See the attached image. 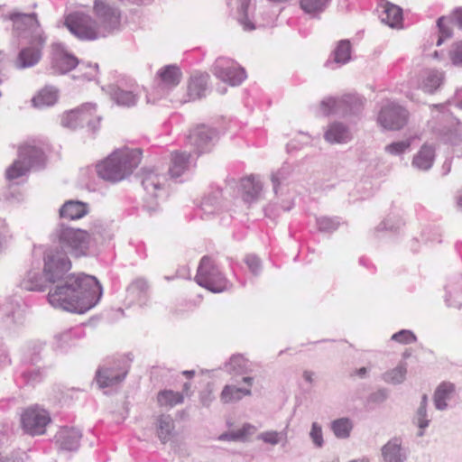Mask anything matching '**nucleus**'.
Segmentation results:
<instances>
[{"instance_id":"f257e3e1","label":"nucleus","mask_w":462,"mask_h":462,"mask_svg":"<svg viewBox=\"0 0 462 462\" xmlns=\"http://www.w3.org/2000/svg\"><path fill=\"white\" fill-rule=\"evenodd\" d=\"M102 295L96 277L84 273L70 274L49 291V302L54 308L84 313L94 307Z\"/></svg>"},{"instance_id":"f03ea898","label":"nucleus","mask_w":462,"mask_h":462,"mask_svg":"<svg viewBox=\"0 0 462 462\" xmlns=\"http://www.w3.org/2000/svg\"><path fill=\"white\" fill-rule=\"evenodd\" d=\"M62 251H50L44 257L43 276L51 283H60L64 274L70 270L71 262L67 257L70 254L74 257L85 255L89 246L88 233H62L60 237Z\"/></svg>"},{"instance_id":"7ed1b4c3","label":"nucleus","mask_w":462,"mask_h":462,"mask_svg":"<svg viewBox=\"0 0 462 462\" xmlns=\"http://www.w3.org/2000/svg\"><path fill=\"white\" fill-rule=\"evenodd\" d=\"M139 149L124 147L116 150L106 161L97 166V174L102 179L116 182L130 175L141 162Z\"/></svg>"},{"instance_id":"20e7f679","label":"nucleus","mask_w":462,"mask_h":462,"mask_svg":"<svg viewBox=\"0 0 462 462\" xmlns=\"http://www.w3.org/2000/svg\"><path fill=\"white\" fill-rule=\"evenodd\" d=\"M195 281L199 286L214 293L222 292L229 286L228 281L218 270L215 261L208 255L201 258Z\"/></svg>"},{"instance_id":"39448f33","label":"nucleus","mask_w":462,"mask_h":462,"mask_svg":"<svg viewBox=\"0 0 462 462\" xmlns=\"http://www.w3.org/2000/svg\"><path fill=\"white\" fill-rule=\"evenodd\" d=\"M43 152L32 145H23L19 148L18 158L5 171L8 180H14L25 175L32 168H40L44 164Z\"/></svg>"},{"instance_id":"423d86ee","label":"nucleus","mask_w":462,"mask_h":462,"mask_svg":"<svg viewBox=\"0 0 462 462\" xmlns=\"http://www.w3.org/2000/svg\"><path fill=\"white\" fill-rule=\"evenodd\" d=\"M9 19L14 23V32L17 36L31 37L32 42L38 45L44 43L45 38L35 14L12 13Z\"/></svg>"},{"instance_id":"0eeeda50","label":"nucleus","mask_w":462,"mask_h":462,"mask_svg":"<svg viewBox=\"0 0 462 462\" xmlns=\"http://www.w3.org/2000/svg\"><path fill=\"white\" fill-rule=\"evenodd\" d=\"M51 420L50 413L37 405L28 407L21 415L23 430L32 436L44 434Z\"/></svg>"},{"instance_id":"6e6552de","label":"nucleus","mask_w":462,"mask_h":462,"mask_svg":"<svg viewBox=\"0 0 462 462\" xmlns=\"http://www.w3.org/2000/svg\"><path fill=\"white\" fill-rule=\"evenodd\" d=\"M66 25L73 34L83 40H95L99 36L106 35L98 32L96 21L84 14L76 13L69 15L66 19Z\"/></svg>"},{"instance_id":"1a4fd4ad","label":"nucleus","mask_w":462,"mask_h":462,"mask_svg":"<svg viewBox=\"0 0 462 462\" xmlns=\"http://www.w3.org/2000/svg\"><path fill=\"white\" fill-rule=\"evenodd\" d=\"M364 106V100L355 95H345L340 98L328 97L324 99L320 107L325 115L334 114H357Z\"/></svg>"},{"instance_id":"9d476101","label":"nucleus","mask_w":462,"mask_h":462,"mask_svg":"<svg viewBox=\"0 0 462 462\" xmlns=\"http://www.w3.org/2000/svg\"><path fill=\"white\" fill-rule=\"evenodd\" d=\"M212 72L217 79L231 86L240 85L246 78L245 69L226 58L217 59Z\"/></svg>"},{"instance_id":"9b49d317","label":"nucleus","mask_w":462,"mask_h":462,"mask_svg":"<svg viewBox=\"0 0 462 462\" xmlns=\"http://www.w3.org/2000/svg\"><path fill=\"white\" fill-rule=\"evenodd\" d=\"M407 120V111L394 103L383 106L378 116V123L387 130H399L406 125Z\"/></svg>"},{"instance_id":"f8f14e48","label":"nucleus","mask_w":462,"mask_h":462,"mask_svg":"<svg viewBox=\"0 0 462 462\" xmlns=\"http://www.w3.org/2000/svg\"><path fill=\"white\" fill-rule=\"evenodd\" d=\"M94 13L104 29L110 32L116 29L120 23V12L110 5L106 0H95Z\"/></svg>"},{"instance_id":"ddd939ff","label":"nucleus","mask_w":462,"mask_h":462,"mask_svg":"<svg viewBox=\"0 0 462 462\" xmlns=\"http://www.w3.org/2000/svg\"><path fill=\"white\" fill-rule=\"evenodd\" d=\"M216 132L204 125L196 126L188 135L189 143L194 147L198 154L211 150Z\"/></svg>"},{"instance_id":"4468645a","label":"nucleus","mask_w":462,"mask_h":462,"mask_svg":"<svg viewBox=\"0 0 462 462\" xmlns=\"http://www.w3.org/2000/svg\"><path fill=\"white\" fill-rule=\"evenodd\" d=\"M96 111L95 105L87 103L80 107L66 113L61 120L62 125L70 129L77 128L84 121H88L89 126L92 125L93 121L90 119Z\"/></svg>"},{"instance_id":"2eb2a0df","label":"nucleus","mask_w":462,"mask_h":462,"mask_svg":"<svg viewBox=\"0 0 462 462\" xmlns=\"http://www.w3.org/2000/svg\"><path fill=\"white\" fill-rule=\"evenodd\" d=\"M79 63L78 59L68 53L57 43L52 45L51 69L55 72L64 74L73 69Z\"/></svg>"},{"instance_id":"dca6fc26","label":"nucleus","mask_w":462,"mask_h":462,"mask_svg":"<svg viewBox=\"0 0 462 462\" xmlns=\"http://www.w3.org/2000/svg\"><path fill=\"white\" fill-rule=\"evenodd\" d=\"M82 434L73 427H62L55 435L56 443L65 450H75L79 448Z\"/></svg>"},{"instance_id":"f3484780","label":"nucleus","mask_w":462,"mask_h":462,"mask_svg":"<svg viewBox=\"0 0 462 462\" xmlns=\"http://www.w3.org/2000/svg\"><path fill=\"white\" fill-rule=\"evenodd\" d=\"M190 391V383H186L183 385L182 393L174 392L172 390H163L158 393L157 402L161 407L172 408L184 402V396L189 395Z\"/></svg>"},{"instance_id":"a211bd4d","label":"nucleus","mask_w":462,"mask_h":462,"mask_svg":"<svg viewBox=\"0 0 462 462\" xmlns=\"http://www.w3.org/2000/svg\"><path fill=\"white\" fill-rule=\"evenodd\" d=\"M324 137L330 143H346L352 139V134L348 126L342 123L335 122L328 126Z\"/></svg>"},{"instance_id":"6ab92c4d","label":"nucleus","mask_w":462,"mask_h":462,"mask_svg":"<svg viewBox=\"0 0 462 462\" xmlns=\"http://www.w3.org/2000/svg\"><path fill=\"white\" fill-rule=\"evenodd\" d=\"M139 177L144 190L152 197H155L156 191L162 188V180L164 178L150 169H143Z\"/></svg>"},{"instance_id":"aec40b11","label":"nucleus","mask_w":462,"mask_h":462,"mask_svg":"<svg viewBox=\"0 0 462 462\" xmlns=\"http://www.w3.org/2000/svg\"><path fill=\"white\" fill-rule=\"evenodd\" d=\"M88 213V205L78 200H69L60 209V216L63 219H79Z\"/></svg>"},{"instance_id":"412c9836","label":"nucleus","mask_w":462,"mask_h":462,"mask_svg":"<svg viewBox=\"0 0 462 462\" xmlns=\"http://www.w3.org/2000/svg\"><path fill=\"white\" fill-rule=\"evenodd\" d=\"M240 189L243 200L251 203L258 199L262 190V184L254 177L250 176L241 180Z\"/></svg>"},{"instance_id":"4be33fe9","label":"nucleus","mask_w":462,"mask_h":462,"mask_svg":"<svg viewBox=\"0 0 462 462\" xmlns=\"http://www.w3.org/2000/svg\"><path fill=\"white\" fill-rule=\"evenodd\" d=\"M41 50L38 47H27L21 50L15 60L18 69L34 66L41 59Z\"/></svg>"},{"instance_id":"5701e85b","label":"nucleus","mask_w":462,"mask_h":462,"mask_svg":"<svg viewBox=\"0 0 462 462\" xmlns=\"http://www.w3.org/2000/svg\"><path fill=\"white\" fill-rule=\"evenodd\" d=\"M435 159V150L432 146L424 144L420 150L414 155L412 165L419 170H429Z\"/></svg>"},{"instance_id":"b1692460","label":"nucleus","mask_w":462,"mask_h":462,"mask_svg":"<svg viewBox=\"0 0 462 462\" xmlns=\"http://www.w3.org/2000/svg\"><path fill=\"white\" fill-rule=\"evenodd\" d=\"M160 84L166 88L177 86L181 79V72L175 65H167L158 72Z\"/></svg>"},{"instance_id":"393cba45","label":"nucleus","mask_w":462,"mask_h":462,"mask_svg":"<svg viewBox=\"0 0 462 462\" xmlns=\"http://www.w3.org/2000/svg\"><path fill=\"white\" fill-rule=\"evenodd\" d=\"M189 167V154L175 152L171 154V164L169 173L171 178L180 177Z\"/></svg>"},{"instance_id":"a878e982","label":"nucleus","mask_w":462,"mask_h":462,"mask_svg":"<svg viewBox=\"0 0 462 462\" xmlns=\"http://www.w3.org/2000/svg\"><path fill=\"white\" fill-rule=\"evenodd\" d=\"M381 19L389 26L395 27L402 21V11L398 5L386 3Z\"/></svg>"},{"instance_id":"bb28decb","label":"nucleus","mask_w":462,"mask_h":462,"mask_svg":"<svg viewBox=\"0 0 462 462\" xmlns=\"http://www.w3.org/2000/svg\"><path fill=\"white\" fill-rule=\"evenodd\" d=\"M454 391V384L448 382H443L438 386L434 393V402L437 409L443 410L447 407L446 401Z\"/></svg>"},{"instance_id":"cd10ccee","label":"nucleus","mask_w":462,"mask_h":462,"mask_svg":"<svg viewBox=\"0 0 462 462\" xmlns=\"http://www.w3.org/2000/svg\"><path fill=\"white\" fill-rule=\"evenodd\" d=\"M208 75L194 76L190 79L188 94L191 99L200 98L206 90Z\"/></svg>"},{"instance_id":"c85d7f7f","label":"nucleus","mask_w":462,"mask_h":462,"mask_svg":"<svg viewBox=\"0 0 462 462\" xmlns=\"http://www.w3.org/2000/svg\"><path fill=\"white\" fill-rule=\"evenodd\" d=\"M250 388H238L232 385H226L221 392L220 399L224 403L236 402L243 396L251 395Z\"/></svg>"},{"instance_id":"c756f323","label":"nucleus","mask_w":462,"mask_h":462,"mask_svg":"<svg viewBox=\"0 0 462 462\" xmlns=\"http://www.w3.org/2000/svg\"><path fill=\"white\" fill-rule=\"evenodd\" d=\"M58 98L57 90L52 88L42 89L36 97L32 99L33 106L42 108L43 106H52Z\"/></svg>"},{"instance_id":"7c9ffc66","label":"nucleus","mask_w":462,"mask_h":462,"mask_svg":"<svg viewBox=\"0 0 462 462\" xmlns=\"http://www.w3.org/2000/svg\"><path fill=\"white\" fill-rule=\"evenodd\" d=\"M174 430V423L170 415H161L157 420V435L162 442L167 441Z\"/></svg>"},{"instance_id":"2f4dec72","label":"nucleus","mask_w":462,"mask_h":462,"mask_svg":"<svg viewBox=\"0 0 462 462\" xmlns=\"http://www.w3.org/2000/svg\"><path fill=\"white\" fill-rule=\"evenodd\" d=\"M444 80V75L438 70H429L425 73L422 88L425 91L432 93L437 90Z\"/></svg>"},{"instance_id":"473e14b6","label":"nucleus","mask_w":462,"mask_h":462,"mask_svg":"<svg viewBox=\"0 0 462 462\" xmlns=\"http://www.w3.org/2000/svg\"><path fill=\"white\" fill-rule=\"evenodd\" d=\"M111 98L119 106H131L136 104V97L131 91L113 88L110 92Z\"/></svg>"},{"instance_id":"72a5a7b5","label":"nucleus","mask_w":462,"mask_h":462,"mask_svg":"<svg viewBox=\"0 0 462 462\" xmlns=\"http://www.w3.org/2000/svg\"><path fill=\"white\" fill-rule=\"evenodd\" d=\"M126 372H124L121 375H114L111 369L105 368L98 370L97 382L101 388H105L121 382Z\"/></svg>"},{"instance_id":"f704fd0d","label":"nucleus","mask_w":462,"mask_h":462,"mask_svg":"<svg viewBox=\"0 0 462 462\" xmlns=\"http://www.w3.org/2000/svg\"><path fill=\"white\" fill-rule=\"evenodd\" d=\"M329 0H300L301 9L308 14L316 17L322 13Z\"/></svg>"},{"instance_id":"c9c22d12","label":"nucleus","mask_w":462,"mask_h":462,"mask_svg":"<svg viewBox=\"0 0 462 462\" xmlns=\"http://www.w3.org/2000/svg\"><path fill=\"white\" fill-rule=\"evenodd\" d=\"M383 455L387 462H402L401 444L397 440L389 441L383 448Z\"/></svg>"},{"instance_id":"e433bc0d","label":"nucleus","mask_w":462,"mask_h":462,"mask_svg":"<svg viewBox=\"0 0 462 462\" xmlns=\"http://www.w3.org/2000/svg\"><path fill=\"white\" fill-rule=\"evenodd\" d=\"M251 3L252 0H240V5L238 7V21L246 31H252L255 29L254 23L249 20L248 17V10L251 6Z\"/></svg>"},{"instance_id":"4c0bfd02","label":"nucleus","mask_w":462,"mask_h":462,"mask_svg":"<svg viewBox=\"0 0 462 462\" xmlns=\"http://www.w3.org/2000/svg\"><path fill=\"white\" fill-rule=\"evenodd\" d=\"M331 429L337 438L346 439L352 430V423L348 419H338L332 422Z\"/></svg>"},{"instance_id":"58836bf2","label":"nucleus","mask_w":462,"mask_h":462,"mask_svg":"<svg viewBox=\"0 0 462 462\" xmlns=\"http://www.w3.org/2000/svg\"><path fill=\"white\" fill-rule=\"evenodd\" d=\"M319 231L336 230L345 227V222H340L337 217H320L317 218Z\"/></svg>"},{"instance_id":"ea45409f","label":"nucleus","mask_w":462,"mask_h":462,"mask_svg":"<svg viewBox=\"0 0 462 462\" xmlns=\"http://www.w3.org/2000/svg\"><path fill=\"white\" fill-rule=\"evenodd\" d=\"M350 60V42L341 41L334 51V61L339 64L346 63Z\"/></svg>"},{"instance_id":"a19ab883","label":"nucleus","mask_w":462,"mask_h":462,"mask_svg":"<svg viewBox=\"0 0 462 462\" xmlns=\"http://www.w3.org/2000/svg\"><path fill=\"white\" fill-rule=\"evenodd\" d=\"M254 430V427L250 424L244 425L241 429H239L236 432L233 433L230 437L228 435H221L220 439H245L247 436L253 433Z\"/></svg>"},{"instance_id":"79ce46f5","label":"nucleus","mask_w":462,"mask_h":462,"mask_svg":"<svg viewBox=\"0 0 462 462\" xmlns=\"http://www.w3.org/2000/svg\"><path fill=\"white\" fill-rule=\"evenodd\" d=\"M406 372L407 370L404 365H398L396 368L387 373V380L393 383H400L404 380Z\"/></svg>"},{"instance_id":"37998d69","label":"nucleus","mask_w":462,"mask_h":462,"mask_svg":"<svg viewBox=\"0 0 462 462\" xmlns=\"http://www.w3.org/2000/svg\"><path fill=\"white\" fill-rule=\"evenodd\" d=\"M411 145L410 141H401L388 144L385 147V151L391 154L397 155L402 153Z\"/></svg>"},{"instance_id":"c03bdc74","label":"nucleus","mask_w":462,"mask_h":462,"mask_svg":"<svg viewBox=\"0 0 462 462\" xmlns=\"http://www.w3.org/2000/svg\"><path fill=\"white\" fill-rule=\"evenodd\" d=\"M392 339L402 344H411L416 341V337L409 330H401L393 334Z\"/></svg>"},{"instance_id":"a18cd8bd","label":"nucleus","mask_w":462,"mask_h":462,"mask_svg":"<svg viewBox=\"0 0 462 462\" xmlns=\"http://www.w3.org/2000/svg\"><path fill=\"white\" fill-rule=\"evenodd\" d=\"M444 21H445V17H439L437 21V25L439 27V40L437 42V45H440L443 41L447 38H449L451 37V30L449 27L446 26L444 24Z\"/></svg>"},{"instance_id":"49530a36","label":"nucleus","mask_w":462,"mask_h":462,"mask_svg":"<svg viewBox=\"0 0 462 462\" xmlns=\"http://www.w3.org/2000/svg\"><path fill=\"white\" fill-rule=\"evenodd\" d=\"M290 174L289 167H282L276 172L272 174V181L273 183V189L276 190L277 187L281 184L282 180H285Z\"/></svg>"},{"instance_id":"de8ad7c7","label":"nucleus","mask_w":462,"mask_h":462,"mask_svg":"<svg viewBox=\"0 0 462 462\" xmlns=\"http://www.w3.org/2000/svg\"><path fill=\"white\" fill-rule=\"evenodd\" d=\"M310 438L312 439V441L314 442V444L320 448L322 447L323 445V436H322V430H321V427L314 422L312 424V427H311V431H310Z\"/></svg>"},{"instance_id":"09e8293b","label":"nucleus","mask_w":462,"mask_h":462,"mask_svg":"<svg viewBox=\"0 0 462 462\" xmlns=\"http://www.w3.org/2000/svg\"><path fill=\"white\" fill-rule=\"evenodd\" d=\"M259 439L265 443L276 445L281 439V433L277 431H266L260 434Z\"/></svg>"},{"instance_id":"8fccbe9b","label":"nucleus","mask_w":462,"mask_h":462,"mask_svg":"<svg viewBox=\"0 0 462 462\" xmlns=\"http://www.w3.org/2000/svg\"><path fill=\"white\" fill-rule=\"evenodd\" d=\"M217 199L216 197L214 198H205L201 202V209L204 213H213L217 208Z\"/></svg>"},{"instance_id":"3c124183","label":"nucleus","mask_w":462,"mask_h":462,"mask_svg":"<svg viewBox=\"0 0 462 462\" xmlns=\"http://www.w3.org/2000/svg\"><path fill=\"white\" fill-rule=\"evenodd\" d=\"M450 58L453 64L462 65V42H457L453 46L450 51Z\"/></svg>"},{"instance_id":"603ef678","label":"nucleus","mask_w":462,"mask_h":462,"mask_svg":"<svg viewBox=\"0 0 462 462\" xmlns=\"http://www.w3.org/2000/svg\"><path fill=\"white\" fill-rule=\"evenodd\" d=\"M426 402H427V396L424 395L422 398V403L420 408L418 411L419 415V426L420 428H425L428 426V420H425L426 417Z\"/></svg>"},{"instance_id":"864d4df0","label":"nucleus","mask_w":462,"mask_h":462,"mask_svg":"<svg viewBox=\"0 0 462 462\" xmlns=\"http://www.w3.org/2000/svg\"><path fill=\"white\" fill-rule=\"evenodd\" d=\"M245 262L253 273H256L260 269V261L255 255H247Z\"/></svg>"},{"instance_id":"5fc2aeb1","label":"nucleus","mask_w":462,"mask_h":462,"mask_svg":"<svg viewBox=\"0 0 462 462\" xmlns=\"http://www.w3.org/2000/svg\"><path fill=\"white\" fill-rule=\"evenodd\" d=\"M453 19L456 23L462 29V9H457L454 12Z\"/></svg>"},{"instance_id":"6e6d98bb","label":"nucleus","mask_w":462,"mask_h":462,"mask_svg":"<svg viewBox=\"0 0 462 462\" xmlns=\"http://www.w3.org/2000/svg\"><path fill=\"white\" fill-rule=\"evenodd\" d=\"M365 374H366V368L365 367H362V368L356 370L355 372L354 375H357V376L363 377V376L365 375Z\"/></svg>"},{"instance_id":"4d7b16f0","label":"nucleus","mask_w":462,"mask_h":462,"mask_svg":"<svg viewBox=\"0 0 462 462\" xmlns=\"http://www.w3.org/2000/svg\"><path fill=\"white\" fill-rule=\"evenodd\" d=\"M312 372H310V371H305L304 374H303V377L306 381L311 383L312 382Z\"/></svg>"},{"instance_id":"13d9d810","label":"nucleus","mask_w":462,"mask_h":462,"mask_svg":"<svg viewBox=\"0 0 462 462\" xmlns=\"http://www.w3.org/2000/svg\"><path fill=\"white\" fill-rule=\"evenodd\" d=\"M254 378L250 376H246L243 378V382L246 383L249 387L253 384Z\"/></svg>"},{"instance_id":"bf43d9fd","label":"nucleus","mask_w":462,"mask_h":462,"mask_svg":"<svg viewBox=\"0 0 462 462\" xmlns=\"http://www.w3.org/2000/svg\"><path fill=\"white\" fill-rule=\"evenodd\" d=\"M457 204L460 210H462V191L459 193L457 199Z\"/></svg>"},{"instance_id":"052dcab7","label":"nucleus","mask_w":462,"mask_h":462,"mask_svg":"<svg viewBox=\"0 0 462 462\" xmlns=\"http://www.w3.org/2000/svg\"><path fill=\"white\" fill-rule=\"evenodd\" d=\"M457 99L458 106L462 108V90L459 92H457Z\"/></svg>"},{"instance_id":"680f3d73","label":"nucleus","mask_w":462,"mask_h":462,"mask_svg":"<svg viewBox=\"0 0 462 462\" xmlns=\"http://www.w3.org/2000/svg\"><path fill=\"white\" fill-rule=\"evenodd\" d=\"M63 231H77V232H79V231H83L82 229L80 228H74V227H67L66 229H64Z\"/></svg>"},{"instance_id":"e2e57ef3","label":"nucleus","mask_w":462,"mask_h":462,"mask_svg":"<svg viewBox=\"0 0 462 462\" xmlns=\"http://www.w3.org/2000/svg\"><path fill=\"white\" fill-rule=\"evenodd\" d=\"M383 225H384V226L383 227V229H392L393 228V226H388L386 222H383Z\"/></svg>"},{"instance_id":"0e129e2a","label":"nucleus","mask_w":462,"mask_h":462,"mask_svg":"<svg viewBox=\"0 0 462 462\" xmlns=\"http://www.w3.org/2000/svg\"><path fill=\"white\" fill-rule=\"evenodd\" d=\"M292 207V203L289 202L288 206L284 208V210H289Z\"/></svg>"},{"instance_id":"69168bd1","label":"nucleus","mask_w":462,"mask_h":462,"mask_svg":"<svg viewBox=\"0 0 462 462\" xmlns=\"http://www.w3.org/2000/svg\"><path fill=\"white\" fill-rule=\"evenodd\" d=\"M350 462H365L364 459H355L351 460Z\"/></svg>"},{"instance_id":"338daca9","label":"nucleus","mask_w":462,"mask_h":462,"mask_svg":"<svg viewBox=\"0 0 462 462\" xmlns=\"http://www.w3.org/2000/svg\"><path fill=\"white\" fill-rule=\"evenodd\" d=\"M184 374L191 376L193 374V372L186 371V372H184Z\"/></svg>"},{"instance_id":"774afa93","label":"nucleus","mask_w":462,"mask_h":462,"mask_svg":"<svg viewBox=\"0 0 462 462\" xmlns=\"http://www.w3.org/2000/svg\"><path fill=\"white\" fill-rule=\"evenodd\" d=\"M100 120V117H97V123H98Z\"/></svg>"}]
</instances>
